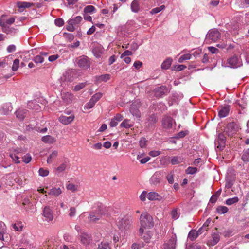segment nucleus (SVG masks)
<instances>
[{
  "instance_id": "13",
  "label": "nucleus",
  "mask_w": 249,
  "mask_h": 249,
  "mask_svg": "<svg viewBox=\"0 0 249 249\" xmlns=\"http://www.w3.org/2000/svg\"><path fill=\"white\" fill-rule=\"evenodd\" d=\"M220 238L219 232H214L212 234V238L208 240L207 244L209 246H213L219 242Z\"/></svg>"
},
{
  "instance_id": "62",
  "label": "nucleus",
  "mask_w": 249,
  "mask_h": 249,
  "mask_svg": "<svg viewBox=\"0 0 249 249\" xmlns=\"http://www.w3.org/2000/svg\"><path fill=\"white\" fill-rule=\"evenodd\" d=\"M166 178H167L169 183H170V184L173 183V182L174 181V175L172 173L169 174L167 176Z\"/></svg>"
},
{
  "instance_id": "44",
  "label": "nucleus",
  "mask_w": 249,
  "mask_h": 249,
  "mask_svg": "<svg viewBox=\"0 0 249 249\" xmlns=\"http://www.w3.org/2000/svg\"><path fill=\"white\" fill-rule=\"evenodd\" d=\"M191 58V55L189 53H187L181 55L178 60L179 63H182L184 60H189Z\"/></svg>"
},
{
  "instance_id": "46",
  "label": "nucleus",
  "mask_w": 249,
  "mask_h": 249,
  "mask_svg": "<svg viewBox=\"0 0 249 249\" xmlns=\"http://www.w3.org/2000/svg\"><path fill=\"white\" fill-rule=\"evenodd\" d=\"M19 66V60L18 59H16L13 61V64L12 67V71H17Z\"/></svg>"
},
{
  "instance_id": "32",
  "label": "nucleus",
  "mask_w": 249,
  "mask_h": 249,
  "mask_svg": "<svg viewBox=\"0 0 249 249\" xmlns=\"http://www.w3.org/2000/svg\"><path fill=\"white\" fill-rule=\"evenodd\" d=\"M133 124L131 122L130 120L124 119L120 124L121 127H124L125 128H129L133 126Z\"/></svg>"
},
{
  "instance_id": "26",
  "label": "nucleus",
  "mask_w": 249,
  "mask_h": 249,
  "mask_svg": "<svg viewBox=\"0 0 249 249\" xmlns=\"http://www.w3.org/2000/svg\"><path fill=\"white\" fill-rule=\"evenodd\" d=\"M25 153V151L22 148L16 147L12 148L10 152V154H12V156H15V154L19 155H23Z\"/></svg>"
},
{
  "instance_id": "3",
  "label": "nucleus",
  "mask_w": 249,
  "mask_h": 249,
  "mask_svg": "<svg viewBox=\"0 0 249 249\" xmlns=\"http://www.w3.org/2000/svg\"><path fill=\"white\" fill-rule=\"evenodd\" d=\"M140 221L141 225V227L139 229L140 234L143 233V228H150L154 225L152 217L146 212L142 213L140 217Z\"/></svg>"
},
{
  "instance_id": "55",
  "label": "nucleus",
  "mask_w": 249,
  "mask_h": 249,
  "mask_svg": "<svg viewBox=\"0 0 249 249\" xmlns=\"http://www.w3.org/2000/svg\"><path fill=\"white\" fill-rule=\"evenodd\" d=\"M20 156L21 155L15 154V156H12V154H10V157L12 159L13 161H14L17 164L20 163V160H19L20 159Z\"/></svg>"
},
{
  "instance_id": "21",
  "label": "nucleus",
  "mask_w": 249,
  "mask_h": 249,
  "mask_svg": "<svg viewBox=\"0 0 249 249\" xmlns=\"http://www.w3.org/2000/svg\"><path fill=\"white\" fill-rule=\"evenodd\" d=\"M62 99L66 104H69L72 101L73 95L69 92H63L61 93Z\"/></svg>"
},
{
  "instance_id": "31",
  "label": "nucleus",
  "mask_w": 249,
  "mask_h": 249,
  "mask_svg": "<svg viewBox=\"0 0 249 249\" xmlns=\"http://www.w3.org/2000/svg\"><path fill=\"white\" fill-rule=\"evenodd\" d=\"M61 193L62 190L60 189V188L53 187L50 190L48 194L50 195H52L55 196H58Z\"/></svg>"
},
{
  "instance_id": "15",
  "label": "nucleus",
  "mask_w": 249,
  "mask_h": 249,
  "mask_svg": "<svg viewBox=\"0 0 249 249\" xmlns=\"http://www.w3.org/2000/svg\"><path fill=\"white\" fill-rule=\"evenodd\" d=\"M230 111V106L229 105H224L219 107L218 110V116L220 118L226 117Z\"/></svg>"
},
{
  "instance_id": "42",
  "label": "nucleus",
  "mask_w": 249,
  "mask_h": 249,
  "mask_svg": "<svg viewBox=\"0 0 249 249\" xmlns=\"http://www.w3.org/2000/svg\"><path fill=\"white\" fill-rule=\"evenodd\" d=\"M95 11V8L92 5L86 6L84 9L85 13H92Z\"/></svg>"
},
{
  "instance_id": "54",
  "label": "nucleus",
  "mask_w": 249,
  "mask_h": 249,
  "mask_svg": "<svg viewBox=\"0 0 249 249\" xmlns=\"http://www.w3.org/2000/svg\"><path fill=\"white\" fill-rule=\"evenodd\" d=\"M54 23L56 26L58 27H61L64 25V21L62 18H58L55 19Z\"/></svg>"
},
{
  "instance_id": "36",
  "label": "nucleus",
  "mask_w": 249,
  "mask_h": 249,
  "mask_svg": "<svg viewBox=\"0 0 249 249\" xmlns=\"http://www.w3.org/2000/svg\"><path fill=\"white\" fill-rule=\"evenodd\" d=\"M82 18L81 16H77L73 18L70 19L69 22L72 23L74 26L77 25L82 21Z\"/></svg>"
},
{
  "instance_id": "48",
  "label": "nucleus",
  "mask_w": 249,
  "mask_h": 249,
  "mask_svg": "<svg viewBox=\"0 0 249 249\" xmlns=\"http://www.w3.org/2000/svg\"><path fill=\"white\" fill-rule=\"evenodd\" d=\"M95 103H96V102L91 98L90 99V100L89 101V102L85 105L84 108L85 109H90L94 107Z\"/></svg>"
},
{
  "instance_id": "9",
  "label": "nucleus",
  "mask_w": 249,
  "mask_h": 249,
  "mask_svg": "<svg viewBox=\"0 0 249 249\" xmlns=\"http://www.w3.org/2000/svg\"><path fill=\"white\" fill-rule=\"evenodd\" d=\"M174 123L173 118L170 116H165L162 120V127L166 129H171Z\"/></svg>"
},
{
  "instance_id": "51",
  "label": "nucleus",
  "mask_w": 249,
  "mask_h": 249,
  "mask_svg": "<svg viewBox=\"0 0 249 249\" xmlns=\"http://www.w3.org/2000/svg\"><path fill=\"white\" fill-rule=\"evenodd\" d=\"M38 173L39 176L42 177H46L48 175L49 172L47 169H44L43 168H40L39 169Z\"/></svg>"
},
{
  "instance_id": "49",
  "label": "nucleus",
  "mask_w": 249,
  "mask_h": 249,
  "mask_svg": "<svg viewBox=\"0 0 249 249\" xmlns=\"http://www.w3.org/2000/svg\"><path fill=\"white\" fill-rule=\"evenodd\" d=\"M98 249H111V248L108 243L101 242L98 245Z\"/></svg>"
},
{
  "instance_id": "45",
  "label": "nucleus",
  "mask_w": 249,
  "mask_h": 249,
  "mask_svg": "<svg viewBox=\"0 0 249 249\" xmlns=\"http://www.w3.org/2000/svg\"><path fill=\"white\" fill-rule=\"evenodd\" d=\"M13 228L16 231H20L22 230L23 225L21 223L18 222L12 225Z\"/></svg>"
},
{
  "instance_id": "5",
  "label": "nucleus",
  "mask_w": 249,
  "mask_h": 249,
  "mask_svg": "<svg viewBox=\"0 0 249 249\" xmlns=\"http://www.w3.org/2000/svg\"><path fill=\"white\" fill-rule=\"evenodd\" d=\"M221 37V34L219 31L213 28L210 30L206 36V41H209V43L216 42Z\"/></svg>"
},
{
  "instance_id": "52",
  "label": "nucleus",
  "mask_w": 249,
  "mask_h": 249,
  "mask_svg": "<svg viewBox=\"0 0 249 249\" xmlns=\"http://www.w3.org/2000/svg\"><path fill=\"white\" fill-rule=\"evenodd\" d=\"M151 238V233L149 231H146L144 233L143 237V240L146 243L149 242Z\"/></svg>"
},
{
  "instance_id": "35",
  "label": "nucleus",
  "mask_w": 249,
  "mask_h": 249,
  "mask_svg": "<svg viewBox=\"0 0 249 249\" xmlns=\"http://www.w3.org/2000/svg\"><path fill=\"white\" fill-rule=\"evenodd\" d=\"M239 201V198L237 196L227 199L225 201V204L227 205H231L235 204Z\"/></svg>"
},
{
  "instance_id": "23",
  "label": "nucleus",
  "mask_w": 249,
  "mask_h": 249,
  "mask_svg": "<svg viewBox=\"0 0 249 249\" xmlns=\"http://www.w3.org/2000/svg\"><path fill=\"white\" fill-rule=\"evenodd\" d=\"M110 78V75L109 74H103L95 77V83L99 84L102 82H107Z\"/></svg>"
},
{
  "instance_id": "25",
  "label": "nucleus",
  "mask_w": 249,
  "mask_h": 249,
  "mask_svg": "<svg viewBox=\"0 0 249 249\" xmlns=\"http://www.w3.org/2000/svg\"><path fill=\"white\" fill-rule=\"evenodd\" d=\"M1 27L2 31L8 34L14 35L16 33V30L15 28H11L9 26H6L4 23H1Z\"/></svg>"
},
{
  "instance_id": "37",
  "label": "nucleus",
  "mask_w": 249,
  "mask_h": 249,
  "mask_svg": "<svg viewBox=\"0 0 249 249\" xmlns=\"http://www.w3.org/2000/svg\"><path fill=\"white\" fill-rule=\"evenodd\" d=\"M15 22V18H11L7 19L6 20H4L3 18L0 20V24L1 26V23L5 24L6 26H8Z\"/></svg>"
},
{
  "instance_id": "43",
  "label": "nucleus",
  "mask_w": 249,
  "mask_h": 249,
  "mask_svg": "<svg viewBox=\"0 0 249 249\" xmlns=\"http://www.w3.org/2000/svg\"><path fill=\"white\" fill-rule=\"evenodd\" d=\"M198 236V235H197V232H196L195 231L192 230L189 232L188 234V238L191 241L195 240Z\"/></svg>"
},
{
  "instance_id": "58",
  "label": "nucleus",
  "mask_w": 249,
  "mask_h": 249,
  "mask_svg": "<svg viewBox=\"0 0 249 249\" xmlns=\"http://www.w3.org/2000/svg\"><path fill=\"white\" fill-rule=\"evenodd\" d=\"M86 84L85 83H79L74 87V90L76 91H79L84 88Z\"/></svg>"
},
{
  "instance_id": "27",
  "label": "nucleus",
  "mask_w": 249,
  "mask_h": 249,
  "mask_svg": "<svg viewBox=\"0 0 249 249\" xmlns=\"http://www.w3.org/2000/svg\"><path fill=\"white\" fill-rule=\"evenodd\" d=\"M26 113V110L20 108L16 111L15 114L17 118L21 121L23 120L25 117Z\"/></svg>"
},
{
  "instance_id": "60",
  "label": "nucleus",
  "mask_w": 249,
  "mask_h": 249,
  "mask_svg": "<svg viewBox=\"0 0 249 249\" xmlns=\"http://www.w3.org/2000/svg\"><path fill=\"white\" fill-rule=\"evenodd\" d=\"M67 188L68 190H71L72 192H74L77 190V186L72 183H69L67 185Z\"/></svg>"
},
{
  "instance_id": "28",
  "label": "nucleus",
  "mask_w": 249,
  "mask_h": 249,
  "mask_svg": "<svg viewBox=\"0 0 249 249\" xmlns=\"http://www.w3.org/2000/svg\"><path fill=\"white\" fill-rule=\"evenodd\" d=\"M12 110V107L10 103H7L3 105L1 110V113L4 115L8 114Z\"/></svg>"
},
{
  "instance_id": "19",
  "label": "nucleus",
  "mask_w": 249,
  "mask_h": 249,
  "mask_svg": "<svg viewBox=\"0 0 249 249\" xmlns=\"http://www.w3.org/2000/svg\"><path fill=\"white\" fill-rule=\"evenodd\" d=\"M162 172L160 171L156 172L150 178V182L156 184L160 182L161 178Z\"/></svg>"
},
{
  "instance_id": "34",
  "label": "nucleus",
  "mask_w": 249,
  "mask_h": 249,
  "mask_svg": "<svg viewBox=\"0 0 249 249\" xmlns=\"http://www.w3.org/2000/svg\"><path fill=\"white\" fill-rule=\"evenodd\" d=\"M131 9L132 12L137 13L139 11V3L138 0H134L131 4Z\"/></svg>"
},
{
  "instance_id": "8",
  "label": "nucleus",
  "mask_w": 249,
  "mask_h": 249,
  "mask_svg": "<svg viewBox=\"0 0 249 249\" xmlns=\"http://www.w3.org/2000/svg\"><path fill=\"white\" fill-rule=\"evenodd\" d=\"M153 92L155 97L160 98L166 95L168 92V90L166 86H161L156 87Z\"/></svg>"
},
{
  "instance_id": "50",
  "label": "nucleus",
  "mask_w": 249,
  "mask_h": 249,
  "mask_svg": "<svg viewBox=\"0 0 249 249\" xmlns=\"http://www.w3.org/2000/svg\"><path fill=\"white\" fill-rule=\"evenodd\" d=\"M33 61L36 63V64L37 63H42L44 61V58L43 56L40 55H37L36 56L34 59Z\"/></svg>"
},
{
  "instance_id": "61",
  "label": "nucleus",
  "mask_w": 249,
  "mask_h": 249,
  "mask_svg": "<svg viewBox=\"0 0 249 249\" xmlns=\"http://www.w3.org/2000/svg\"><path fill=\"white\" fill-rule=\"evenodd\" d=\"M147 141L144 138H142L139 141V145L141 148H144L146 145Z\"/></svg>"
},
{
  "instance_id": "59",
  "label": "nucleus",
  "mask_w": 249,
  "mask_h": 249,
  "mask_svg": "<svg viewBox=\"0 0 249 249\" xmlns=\"http://www.w3.org/2000/svg\"><path fill=\"white\" fill-rule=\"evenodd\" d=\"M69 22V20L68 21V25L66 26V29L68 31L70 32H73L75 30L74 25L72 23Z\"/></svg>"
},
{
  "instance_id": "63",
  "label": "nucleus",
  "mask_w": 249,
  "mask_h": 249,
  "mask_svg": "<svg viewBox=\"0 0 249 249\" xmlns=\"http://www.w3.org/2000/svg\"><path fill=\"white\" fill-rule=\"evenodd\" d=\"M133 53L131 51L129 50L125 51L121 55V58H123L124 57L129 56L132 55Z\"/></svg>"
},
{
  "instance_id": "14",
  "label": "nucleus",
  "mask_w": 249,
  "mask_h": 249,
  "mask_svg": "<svg viewBox=\"0 0 249 249\" xmlns=\"http://www.w3.org/2000/svg\"><path fill=\"white\" fill-rule=\"evenodd\" d=\"M176 242V236H172L169 240L164 244V249H175Z\"/></svg>"
},
{
  "instance_id": "17",
  "label": "nucleus",
  "mask_w": 249,
  "mask_h": 249,
  "mask_svg": "<svg viewBox=\"0 0 249 249\" xmlns=\"http://www.w3.org/2000/svg\"><path fill=\"white\" fill-rule=\"evenodd\" d=\"M17 6L18 8V11L22 12L24 9L30 8L34 5L33 3L26 1H18L16 3Z\"/></svg>"
},
{
  "instance_id": "30",
  "label": "nucleus",
  "mask_w": 249,
  "mask_h": 249,
  "mask_svg": "<svg viewBox=\"0 0 249 249\" xmlns=\"http://www.w3.org/2000/svg\"><path fill=\"white\" fill-rule=\"evenodd\" d=\"M172 62V59L171 58H167L161 64V68L164 70L168 69L170 67Z\"/></svg>"
},
{
  "instance_id": "40",
  "label": "nucleus",
  "mask_w": 249,
  "mask_h": 249,
  "mask_svg": "<svg viewBox=\"0 0 249 249\" xmlns=\"http://www.w3.org/2000/svg\"><path fill=\"white\" fill-rule=\"evenodd\" d=\"M198 171L197 168L195 167H189L186 170L185 172L187 174L193 175Z\"/></svg>"
},
{
  "instance_id": "18",
  "label": "nucleus",
  "mask_w": 249,
  "mask_h": 249,
  "mask_svg": "<svg viewBox=\"0 0 249 249\" xmlns=\"http://www.w3.org/2000/svg\"><path fill=\"white\" fill-rule=\"evenodd\" d=\"M43 215L47 221H51L53 218L52 211L49 207L46 206L43 210Z\"/></svg>"
},
{
  "instance_id": "56",
  "label": "nucleus",
  "mask_w": 249,
  "mask_h": 249,
  "mask_svg": "<svg viewBox=\"0 0 249 249\" xmlns=\"http://www.w3.org/2000/svg\"><path fill=\"white\" fill-rule=\"evenodd\" d=\"M208 50L212 54H217L219 52L217 48L213 46L208 47Z\"/></svg>"
},
{
  "instance_id": "20",
  "label": "nucleus",
  "mask_w": 249,
  "mask_h": 249,
  "mask_svg": "<svg viewBox=\"0 0 249 249\" xmlns=\"http://www.w3.org/2000/svg\"><path fill=\"white\" fill-rule=\"evenodd\" d=\"M147 197L149 200H158L160 201L163 199V197L155 192H150L147 195Z\"/></svg>"
},
{
  "instance_id": "10",
  "label": "nucleus",
  "mask_w": 249,
  "mask_h": 249,
  "mask_svg": "<svg viewBox=\"0 0 249 249\" xmlns=\"http://www.w3.org/2000/svg\"><path fill=\"white\" fill-rule=\"evenodd\" d=\"M77 65L82 69H87L90 67V62L87 57L82 56L78 59Z\"/></svg>"
},
{
  "instance_id": "4",
  "label": "nucleus",
  "mask_w": 249,
  "mask_h": 249,
  "mask_svg": "<svg viewBox=\"0 0 249 249\" xmlns=\"http://www.w3.org/2000/svg\"><path fill=\"white\" fill-rule=\"evenodd\" d=\"M239 128V125L237 123L231 122L227 124L224 129V132L228 136L231 137L237 133Z\"/></svg>"
},
{
  "instance_id": "39",
  "label": "nucleus",
  "mask_w": 249,
  "mask_h": 249,
  "mask_svg": "<svg viewBox=\"0 0 249 249\" xmlns=\"http://www.w3.org/2000/svg\"><path fill=\"white\" fill-rule=\"evenodd\" d=\"M228 211V208L224 206H218L216 209V211L219 214H222L226 213Z\"/></svg>"
},
{
  "instance_id": "2",
  "label": "nucleus",
  "mask_w": 249,
  "mask_h": 249,
  "mask_svg": "<svg viewBox=\"0 0 249 249\" xmlns=\"http://www.w3.org/2000/svg\"><path fill=\"white\" fill-rule=\"evenodd\" d=\"M242 65V60L240 56L235 54L228 58L226 60L223 61L222 63L223 67L233 69L240 67Z\"/></svg>"
},
{
  "instance_id": "38",
  "label": "nucleus",
  "mask_w": 249,
  "mask_h": 249,
  "mask_svg": "<svg viewBox=\"0 0 249 249\" xmlns=\"http://www.w3.org/2000/svg\"><path fill=\"white\" fill-rule=\"evenodd\" d=\"M171 217L173 219L176 220L179 217L180 213L178 209L176 208L171 212Z\"/></svg>"
},
{
  "instance_id": "33",
  "label": "nucleus",
  "mask_w": 249,
  "mask_h": 249,
  "mask_svg": "<svg viewBox=\"0 0 249 249\" xmlns=\"http://www.w3.org/2000/svg\"><path fill=\"white\" fill-rule=\"evenodd\" d=\"M42 141L45 143H53L55 142V139L50 135H47L42 138Z\"/></svg>"
},
{
  "instance_id": "64",
  "label": "nucleus",
  "mask_w": 249,
  "mask_h": 249,
  "mask_svg": "<svg viewBox=\"0 0 249 249\" xmlns=\"http://www.w3.org/2000/svg\"><path fill=\"white\" fill-rule=\"evenodd\" d=\"M31 156L29 154H27L23 157V160L25 163H29L31 161Z\"/></svg>"
},
{
  "instance_id": "12",
  "label": "nucleus",
  "mask_w": 249,
  "mask_h": 249,
  "mask_svg": "<svg viewBox=\"0 0 249 249\" xmlns=\"http://www.w3.org/2000/svg\"><path fill=\"white\" fill-rule=\"evenodd\" d=\"M225 141L226 138L225 136L223 134H219L215 142V144L218 148L220 150H222L225 146Z\"/></svg>"
},
{
  "instance_id": "16",
  "label": "nucleus",
  "mask_w": 249,
  "mask_h": 249,
  "mask_svg": "<svg viewBox=\"0 0 249 249\" xmlns=\"http://www.w3.org/2000/svg\"><path fill=\"white\" fill-rule=\"evenodd\" d=\"M74 118L75 116L73 114H71L70 116L61 115L59 117V121L63 124L67 125L71 123L73 121Z\"/></svg>"
},
{
  "instance_id": "1",
  "label": "nucleus",
  "mask_w": 249,
  "mask_h": 249,
  "mask_svg": "<svg viewBox=\"0 0 249 249\" xmlns=\"http://www.w3.org/2000/svg\"><path fill=\"white\" fill-rule=\"evenodd\" d=\"M108 208L101 203H98L97 208L91 212L89 216L90 221L95 222L99 220L103 216L108 215Z\"/></svg>"
},
{
  "instance_id": "47",
  "label": "nucleus",
  "mask_w": 249,
  "mask_h": 249,
  "mask_svg": "<svg viewBox=\"0 0 249 249\" xmlns=\"http://www.w3.org/2000/svg\"><path fill=\"white\" fill-rule=\"evenodd\" d=\"M165 8V6L163 5H162L160 6V7H156L153 8L150 11L151 14H155L159 13L162 10H163Z\"/></svg>"
},
{
  "instance_id": "41",
  "label": "nucleus",
  "mask_w": 249,
  "mask_h": 249,
  "mask_svg": "<svg viewBox=\"0 0 249 249\" xmlns=\"http://www.w3.org/2000/svg\"><path fill=\"white\" fill-rule=\"evenodd\" d=\"M58 155V152L56 151H53L48 157L47 162L48 163H51L54 158H55Z\"/></svg>"
},
{
  "instance_id": "6",
  "label": "nucleus",
  "mask_w": 249,
  "mask_h": 249,
  "mask_svg": "<svg viewBox=\"0 0 249 249\" xmlns=\"http://www.w3.org/2000/svg\"><path fill=\"white\" fill-rule=\"evenodd\" d=\"M132 221L126 218H117L116 221V224L118 228L121 230L125 231L130 229L131 224Z\"/></svg>"
},
{
  "instance_id": "53",
  "label": "nucleus",
  "mask_w": 249,
  "mask_h": 249,
  "mask_svg": "<svg viewBox=\"0 0 249 249\" xmlns=\"http://www.w3.org/2000/svg\"><path fill=\"white\" fill-rule=\"evenodd\" d=\"M242 159L245 162L249 161V148L243 154Z\"/></svg>"
},
{
  "instance_id": "57",
  "label": "nucleus",
  "mask_w": 249,
  "mask_h": 249,
  "mask_svg": "<svg viewBox=\"0 0 249 249\" xmlns=\"http://www.w3.org/2000/svg\"><path fill=\"white\" fill-rule=\"evenodd\" d=\"M102 94L99 92L93 95L91 97V99L96 103L102 97Z\"/></svg>"
},
{
  "instance_id": "24",
  "label": "nucleus",
  "mask_w": 249,
  "mask_h": 249,
  "mask_svg": "<svg viewBox=\"0 0 249 249\" xmlns=\"http://www.w3.org/2000/svg\"><path fill=\"white\" fill-rule=\"evenodd\" d=\"M184 161V158L181 156H173L171 158V163L172 165H176Z\"/></svg>"
},
{
  "instance_id": "29",
  "label": "nucleus",
  "mask_w": 249,
  "mask_h": 249,
  "mask_svg": "<svg viewBox=\"0 0 249 249\" xmlns=\"http://www.w3.org/2000/svg\"><path fill=\"white\" fill-rule=\"evenodd\" d=\"M69 163L68 160L64 161L62 164H61L57 168H56V174H58L63 171H64L67 168Z\"/></svg>"
},
{
  "instance_id": "11",
  "label": "nucleus",
  "mask_w": 249,
  "mask_h": 249,
  "mask_svg": "<svg viewBox=\"0 0 249 249\" xmlns=\"http://www.w3.org/2000/svg\"><path fill=\"white\" fill-rule=\"evenodd\" d=\"M140 106L138 102H135L133 103L130 107V112L134 116L137 118L140 117V112L139 110Z\"/></svg>"
},
{
  "instance_id": "7",
  "label": "nucleus",
  "mask_w": 249,
  "mask_h": 249,
  "mask_svg": "<svg viewBox=\"0 0 249 249\" xmlns=\"http://www.w3.org/2000/svg\"><path fill=\"white\" fill-rule=\"evenodd\" d=\"M75 228L79 233L81 243L84 245L89 244L91 240L90 235L81 230L79 226H76Z\"/></svg>"
},
{
  "instance_id": "22",
  "label": "nucleus",
  "mask_w": 249,
  "mask_h": 249,
  "mask_svg": "<svg viewBox=\"0 0 249 249\" xmlns=\"http://www.w3.org/2000/svg\"><path fill=\"white\" fill-rule=\"evenodd\" d=\"M103 52L104 48L100 45L95 46L92 50L94 55L97 58L101 57Z\"/></svg>"
}]
</instances>
